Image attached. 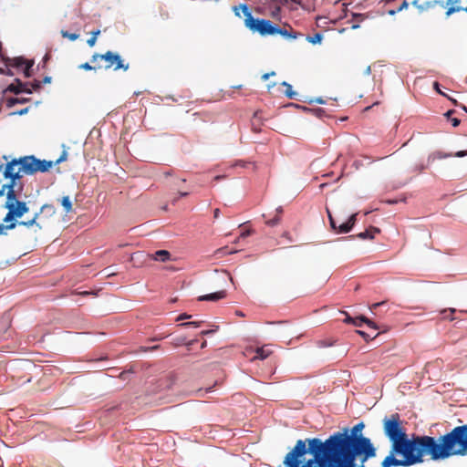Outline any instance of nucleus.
<instances>
[{"mask_svg": "<svg viewBox=\"0 0 467 467\" xmlns=\"http://www.w3.org/2000/svg\"><path fill=\"white\" fill-rule=\"evenodd\" d=\"M467 155V150H460L455 153L456 157H464Z\"/></svg>", "mask_w": 467, "mask_h": 467, "instance_id": "41", "label": "nucleus"}, {"mask_svg": "<svg viewBox=\"0 0 467 467\" xmlns=\"http://www.w3.org/2000/svg\"><path fill=\"white\" fill-rule=\"evenodd\" d=\"M47 213L49 216H53L56 213V208L53 204L46 203L44 204L38 213Z\"/></svg>", "mask_w": 467, "mask_h": 467, "instance_id": "19", "label": "nucleus"}, {"mask_svg": "<svg viewBox=\"0 0 467 467\" xmlns=\"http://www.w3.org/2000/svg\"><path fill=\"white\" fill-rule=\"evenodd\" d=\"M363 323L367 324L368 327L373 328L374 330L378 329V326L372 320L367 318L364 316L354 318V321H353L354 326L361 327Z\"/></svg>", "mask_w": 467, "mask_h": 467, "instance_id": "14", "label": "nucleus"}, {"mask_svg": "<svg viewBox=\"0 0 467 467\" xmlns=\"http://www.w3.org/2000/svg\"><path fill=\"white\" fill-rule=\"evenodd\" d=\"M358 25L352 26V28H353V29H356V28H358Z\"/></svg>", "mask_w": 467, "mask_h": 467, "instance_id": "64", "label": "nucleus"}, {"mask_svg": "<svg viewBox=\"0 0 467 467\" xmlns=\"http://www.w3.org/2000/svg\"><path fill=\"white\" fill-rule=\"evenodd\" d=\"M290 107H294V108L297 109L298 111L296 112V114H298V115L309 114L313 111L312 109H307L306 107H299V106L294 105V104L290 105Z\"/></svg>", "mask_w": 467, "mask_h": 467, "instance_id": "22", "label": "nucleus"}, {"mask_svg": "<svg viewBox=\"0 0 467 467\" xmlns=\"http://www.w3.org/2000/svg\"><path fill=\"white\" fill-rule=\"evenodd\" d=\"M327 215H328L329 223H330L331 228L337 234L338 226L337 225V223H336L334 218L332 217L331 213L329 212V210H327Z\"/></svg>", "mask_w": 467, "mask_h": 467, "instance_id": "28", "label": "nucleus"}, {"mask_svg": "<svg viewBox=\"0 0 467 467\" xmlns=\"http://www.w3.org/2000/svg\"><path fill=\"white\" fill-rule=\"evenodd\" d=\"M256 122L252 123V129L254 132H258L260 130V126L262 125V119H255Z\"/></svg>", "mask_w": 467, "mask_h": 467, "instance_id": "30", "label": "nucleus"}, {"mask_svg": "<svg viewBox=\"0 0 467 467\" xmlns=\"http://www.w3.org/2000/svg\"><path fill=\"white\" fill-rule=\"evenodd\" d=\"M201 323L202 322L191 321V322L182 323L181 326H182V327H191V326H192V327H200Z\"/></svg>", "mask_w": 467, "mask_h": 467, "instance_id": "34", "label": "nucleus"}, {"mask_svg": "<svg viewBox=\"0 0 467 467\" xmlns=\"http://www.w3.org/2000/svg\"><path fill=\"white\" fill-rule=\"evenodd\" d=\"M6 229L5 226L0 223V234H4V230Z\"/></svg>", "mask_w": 467, "mask_h": 467, "instance_id": "52", "label": "nucleus"}, {"mask_svg": "<svg viewBox=\"0 0 467 467\" xmlns=\"http://www.w3.org/2000/svg\"><path fill=\"white\" fill-rule=\"evenodd\" d=\"M6 188H8L7 183L4 184V185L0 188V197L4 196V195L5 194Z\"/></svg>", "mask_w": 467, "mask_h": 467, "instance_id": "40", "label": "nucleus"}, {"mask_svg": "<svg viewBox=\"0 0 467 467\" xmlns=\"http://www.w3.org/2000/svg\"><path fill=\"white\" fill-rule=\"evenodd\" d=\"M312 113H314V114H321V113H325V112L322 111L320 109H318L317 110H314Z\"/></svg>", "mask_w": 467, "mask_h": 467, "instance_id": "53", "label": "nucleus"}, {"mask_svg": "<svg viewBox=\"0 0 467 467\" xmlns=\"http://www.w3.org/2000/svg\"><path fill=\"white\" fill-rule=\"evenodd\" d=\"M280 222H281V216L280 215H275L274 218L265 221V223L268 226L274 227V226L279 224Z\"/></svg>", "mask_w": 467, "mask_h": 467, "instance_id": "24", "label": "nucleus"}, {"mask_svg": "<svg viewBox=\"0 0 467 467\" xmlns=\"http://www.w3.org/2000/svg\"><path fill=\"white\" fill-rule=\"evenodd\" d=\"M54 165L51 161L39 160L36 158V173L48 171Z\"/></svg>", "mask_w": 467, "mask_h": 467, "instance_id": "11", "label": "nucleus"}, {"mask_svg": "<svg viewBox=\"0 0 467 467\" xmlns=\"http://www.w3.org/2000/svg\"><path fill=\"white\" fill-rule=\"evenodd\" d=\"M213 216H214L215 219L219 218V216H220V210L218 208H216L213 211Z\"/></svg>", "mask_w": 467, "mask_h": 467, "instance_id": "47", "label": "nucleus"}, {"mask_svg": "<svg viewBox=\"0 0 467 467\" xmlns=\"http://www.w3.org/2000/svg\"><path fill=\"white\" fill-rule=\"evenodd\" d=\"M461 0H447V5L450 4H459Z\"/></svg>", "mask_w": 467, "mask_h": 467, "instance_id": "48", "label": "nucleus"}, {"mask_svg": "<svg viewBox=\"0 0 467 467\" xmlns=\"http://www.w3.org/2000/svg\"><path fill=\"white\" fill-rule=\"evenodd\" d=\"M150 257L156 261L167 262L171 259V253L167 250H159L150 254Z\"/></svg>", "mask_w": 467, "mask_h": 467, "instance_id": "13", "label": "nucleus"}, {"mask_svg": "<svg viewBox=\"0 0 467 467\" xmlns=\"http://www.w3.org/2000/svg\"><path fill=\"white\" fill-rule=\"evenodd\" d=\"M282 213H283V208L282 207H278L276 209V213H277L276 215H280Z\"/></svg>", "mask_w": 467, "mask_h": 467, "instance_id": "51", "label": "nucleus"}, {"mask_svg": "<svg viewBox=\"0 0 467 467\" xmlns=\"http://www.w3.org/2000/svg\"><path fill=\"white\" fill-rule=\"evenodd\" d=\"M3 160L6 161L5 170H4V177L5 179H9L7 184H13L15 186H23L20 182L23 177V171L21 167L17 164L16 159L8 161V157L4 155Z\"/></svg>", "mask_w": 467, "mask_h": 467, "instance_id": "3", "label": "nucleus"}, {"mask_svg": "<svg viewBox=\"0 0 467 467\" xmlns=\"http://www.w3.org/2000/svg\"><path fill=\"white\" fill-rule=\"evenodd\" d=\"M426 456L434 462L466 457L467 424L456 426L438 438L427 435L424 458Z\"/></svg>", "mask_w": 467, "mask_h": 467, "instance_id": "1", "label": "nucleus"}, {"mask_svg": "<svg viewBox=\"0 0 467 467\" xmlns=\"http://www.w3.org/2000/svg\"><path fill=\"white\" fill-rule=\"evenodd\" d=\"M385 304H386V301H382V302L375 303V304L371 305L370 309H371V310H376L377 308H379V307H380V306H384Z\"/></svg>", "mask_w": 467, "mask_h": 467, "instance_id": "36", "label": "nucleus"}, {"mask_svg": "<svg viewBox=\"0 0 467 467\" xmlns=\"http://www.w3.org/2000/svg\"><path fill=\"white\" fill-rule=\"evenodd\" d=\"M268 357V353L265 352L263 348H258L256 350V357L255 358H261V359H265Z\"/></svg>", "mask_w": 467, "mask_h": 467, "instance_id": "31", "label": "nucleus"}, {"mask_svg": "<svg viewBox=\"0 0 467 467\" xmlns=\"http://www.w3.org/2000/svg\"><path fill=\"white\" fill-rule=\"evenodd\" d=\"M451 119V125L453 127H458L460 125V119Z\"/></svg>", "mask_w": 467, "mask_h": 467, "instance_id": "42", "label": "nucleus"}, {"mask_svg": "<svg viewBox=\"0 0 467 467\" xmlns=\"http://www.w3.org/2000/svg\"><path fill=\"white\" fill-rule=\"evenodd\" d=\"M438 4H440L441 5H443L442 2H441V1H429V2L424 3L423 5L419 4L418 0H414L412 2V5L414 6H416L420 11H424L428 8L433 7Z\"/></svg>", "mask_w": 467, "mask_h": 467, "instance_id": "15", "label": "nucleus"}, {"mask_svg": "<svg viewBox=\"0 0 467 467\" xmlns=\"http://www.w3.org/2000/svg\"><path fill=\"white\" fill-rule=\"evenodd\" d=\"M226 296V292L224 290H221L215 293H211L208 295L199 296L198 300L200 301H217L223 299Z\"/></svg>", "mask_w": 467, "mask_h": 467, "instance_id": "12", "label": "nucleus"}, {"mask_svg": "<svg viewBox=\"0 0 467 467\" xmlns=\"http://www.w3.org/2000/svg\"><path fill=\"white\" fill-rule=\"evenodd\" d=\"M60 203L64 208L66 213H69L73 211V204L69 196H64L60 200Z\"/></svg>", "mask_w": 467, "mask_h": 467, "instance_id": "17", "label": "nucleus"}, {"mask_svg": "<svg viewBox=\"0 0 467 467\" xmlns=\"http://www.w3.org/2000/svg\"><path fill=\"white\" fill-rule=\"evenodd\" d=\"M191 316H188L187 314H182L178 317L177 320H182V319H186V318H190Z\"/></svg>", "mask_w": 467, "mask_h": 467, "instance_id": "46", "label": "nucleus"}, {"mask_svg": "<svg viewBox=\"0 0 467 467\" xmlns=\"http://www.w3.org/2000/svg\"><path fill=\"white\" fill-rule=\"evenodd\" d=\"M188 194H189V192H180V196H182V197H185V196H187Z\"/></svg>", "mask_w": 467, "mask_h": 467, "instance_id": "55", "label": "nucleus"}, {"mask_svg": "<svg viewBox=\"0 0 467 467\" xmlns=\"http://www.w3.org/2000/svg\"><path fill=\"white\" fill-rule=\"evenodd\" d=\"M6 188V202L5 205L9 203H15L18 200V194L23 191V186H15L13 184H7Z\"/></svg>", "mask_w": 467, "mask_h": 467, "instance_id": "7", "label": "nucleus"}, {"mask_svg": "<svg viewBox=\"0 0 467 467\" xmlns=\"http://www.w3.org/2000/svg\"><path fill=\"white\" fill-rule=\"evenodd\" d=\"M16 225H23L26 227L36 226V228H37L38 230H41L42 224H41L40 213H36L34 215V217L28 221L12 222V223L6 224L5 228L7 230H12V229L16 228Z\"/></svg>", "mask_w": 467, "mask_h": 467, "instance_id": "6", "label": "nucleus"}, {"mask_svg": "<svg viewBox=\"0 0 467 467\" xmlns=\"http://www.w3.org/2000/svg\"><path fill=\"white\" fill-rule=\"evenodd\" d=\"M269 74H270V77H273V76H275V71H272V72H270Z\"/></svg>", "mask_w": 467, "mask_h": 467, "instance_id": "59", "label": "nucleus"}, {"mask_svg": "<svg viewBox=\"0 0 467 467\" xmlns=\"http://www.w3.org/2000/svg\"><path fill=\"white\" fill-rule=\"evenodd\" d=\"M389 14L394 15V14H396V11L391 10V11H389Z\"/></svg>", "mask_w": 467, "mask_h": 467, "instance_id": "62", "label": "nucleus"}, {"mask_svg": "<svg viewBox=\"0 0 467 467\" xmlns=\"http://www.w3.org/2000/svg\"><path fill=\"white\" fill-rule=\"evenodd\" d=\"M282 85L285 87V96H287L288 98H292L295 95V92L292 90V86L285 81L282 82Z\"/></svg>", "mask_w": 467, "mask_h": 467, "instance_id": "25", "label": "nucleus"}, {"mask_svg": "<svg viewBox=\"0 0 467 467\" xmlns=\"http://www.w3.org/2000/svg\"><path fill=\"white\" fill-rule=\"evenodd\" d=\"M357 221V213L352 214L346 223L338 225L337 234L349 233L354 227Z\"/></svg>", "mask_w": 467, "mask_h": 467, "instance_id": "9", "label": "nucleus"}, {"mask_svg": "<svg viewBox=\"0 0 467 467\" xmlns=\"http://www.w3.org/2000/svg\"><path fill=\"white\" fill-rule=\"evenodd\" d=\"M379 233V229L377 227L370 226L368 229H367L364 232H361L358 234L357 235H350L348 238H355L358 237L362 240L369 239L372 240L375 237L376 234Z\"/></svg>", "mask_w": 467, "mask_h": 467, "instance_id": "10", "label": "nucleus"}, {"mask_svg": "<svg viewBox=\"0 0 467 467\" xmlns=\"http://www.w3.org/2000/svg\"><path fill=\"white\" fill-rule=\"evenodd\" d=\"M81 68H84L86 70H92V69H95L96 67L90 66L88 63H85V64H82L80 66Z\"/></svg>", "mask_w": 467, "mask_h": 467, "instance_id": "38", "label": "nucleus"}, {"mask_svg": "<svg viewBox=\"0 0 467 467\" xmlns=\"http://www.w3.org/2000/svg\"><path fill=\"white\" fill-rule=\"evenodd\" d=\"M206 344H207V342H206V341H203V342L202 343L201 348H205V347H206Z\"/></svg>", "mask_w": 467, "mask_h": 467, "instance_id": "57", "label": "nucleus"}, {"mask_svg": "<svg viewBox=\"0 0 467 467\" xmlns=\"http://www.w3.org/2000/svg\"><path fill=\"white\" fill-rule=\"evenodd\" d=\"M274 86H275V83H273V84H269V85L267 86V88H268V89H271V88H273Z\"/></svg>", "mask_w": 467, "mask_h": 467, "instance_id": "58", "label": "nucleus"}, {"mask_svg": "<svg viewBox=\"0 0 467 467\" xmlns=\"http://www.w3.org/2000/svg\"><path fill=\"white\" fill-rule=\"evenodd\" d=\"M316 101H317V103H322V102H323V100H322L321 99H317Z\"/></svg>", "mask_w": 467, "mask_h": 467, "instance_id": "60", "label": "nucleus"}, {"mask_svg": "<svg viewBox=\"0 0 467 467\" xmlns=\"http://www.w3.org/2000/svg\"><path fill=\"white\" fill-rule=\"evenodd\" d=\"M275 30L276 31V32H275V35H280L287 40H294L296 38V35L295 33L289 32L285 29H282L275 25Z\"/></svg>", "mask_w": 467, "mask_h": 467, "instance_id": "16", "label": "nucleus"}, {"mask_svg": "<svg viewBox=\"0 0 467 467\" xmlns=\"http://www.w3.org/2000/svg\"><path fill=\"white\" fill-rule=\"evenodd\" d=\"M18 63L17 65L20 66L22 63H25L26 64V67H25V69H24V74L26 77H30V70H31V67H33L34 65V62L32 60H27V61H24L22 58H18Z\"/></svg>", "mask_w": 467, "mask_h": 467, "instance_id": "18", "label": "nucleus"}, {"mask_svg": "<svg viewBox=\"0 0 467 467\" xmlns=\"http://www.w3.org/2000/svg\"><path fill=\"white\" fill-rule=\"evenodd\" d=\"M244 15V25L247 28H249L252 32L259 33L261 36H273L275 35V25L265 19H255L253 17L251 11L246 4H243L240 5ZM234 15L240 16L239 7L234 6L233 8Z\"/></svg>", "mask_w": 467, "mask_h": 467, "instance_id": "2", "label": "nucleus"}, {"mask_svg": "<svg viewBox=\"0 0 467 467\" xmlns=\"http://www.w3.org/2000/svg\"><path fill=\"white\" fill-rule=\"evenodd\" d=\"M462 10L467 12V7L451 6L446 11V16H450L453 13L459 12V11H462Z\"/></svg>", "mask_w": 467, "mask_h": 467, "instance_id": "23", "label": "nucleus"}, {"mask_svg": "<svg viewBox=\"0 0 467 467\" xmlns=\"http://www.w3.org/2000/svg\"><path fill=\"white\" fill-rule=\"evenodd\" d=\"M454 113H457L456 111L454 110H447L444 114H443V117H451V115L454 114Z\"/></svg>", "mask_w": 467, "mask_h": 467, "instance_id": "45", "label": "nucleus"}, {"mask_svg": "<svg viewBox=\"0 0 467 467\" xmlns=\"http://www.w3.org/2000/svg\"><path fill=\"white\" fill-rule=\"evenodd\" d=\"M345 314H346V318H345L344 322L353 324L354 318H352L350 316H348V313H345Z\"/></svg>", "mask_w": 467, "mask_h": 467, "instance_id": "43", "label": "nucleus"}, {"mask_svg": "<svg viewBox=\"0 0 467 467\" xmlns=\"http://www.w3.org/2000/svg\"><path fill=\"white\" fill-rule=\"evenodd\" d=\"M16 161L24 174L32 175L36 173V157L34 155L20 157Z\"/></svg>", "mask_w": 467, "mask_h": 467, "instance_id": "5", "label": "nucleus"}, {"mask_svg": "<svg viewBox=\"0 0 467 467\" xmlns=\"http://www.w3.org/2000/svg\"><path fill=\"white\" fill-rule=\"evenodd\" d=\"M98 59H103L107 62V65L105 66L106 69L113 67L114 70H119L121 68L127 70L129 68V65L123 64L121 57L119 54L113 53L111 51H108L102 55L95 54L93 55L91 61L96 62Z\"/></svg>", "mask_w": 467, "mask_h": 467, "instance_id": "4", "label": "nucleus"}, {"mask_svg": "<svg viewBox=\"0 0 467 467\" xmlns=\"http://www.w3.org/2000/svg\"><path fill=\"white\" fill-rule=\"evenodd\" d=\"M28 111V108H25V109H22L20 110H17V111H13L11 113H9V115L12 117V116H16V115H24V114H26Z\"/></svg>", "mask_w": 467, "mask_h": 467, "instance_id": "33", "label": "nucleus"}, {"mask_svg": "<svg viewBox=\"0 0 467 467\" xmlns=\"http://www.w3.org/2000/svg\"><path fill=\"white\" fill-rule=\"evenodd\" d=\"M358 335H360L366 341H368L370 339H373L377 337L378 334L374 335V336H370L368 335V333L364 332V331H361V330H357L356 331Z\"/></svg>", "mask_w": 467, "mask_h": 467, "instance_id": "29", "label": "nucleus"}, {"mask_svg": "<svg viewBox=\"0 0 467 467\" xmlns=\"http://www.w3.org/2000/svg\"><path fill=\"white\" fill-rule=\"evenodd\" d=\"M269 77H270V74L265 73V74L263 75L262 78L264 80H266V79H268Z\"/></svg>", "mask_w": 467, "mask_h": 467, "instance_id": "54", "label": "nucleus"}, {"mask_svg": "<svg viewBox=\"0 0 467 467\" xmlns=\"http://www.w3.org/2000/svg\"><path fill=\"white\" fill-rule=\"evenodd\" d=\"M11 207L13 212H15L16 217H22L25 213H26L29 210L28 206L25 202L17 201L15 203H9L8 205H5V207Z\"/></svg>", "mask_w": 467, "mask_h": 467, "instance_id": "8", "label": "nucleus"}, {"mask_svg": "<svg viewBox=\"0 0 467 467\" xmlns=\"http://www.w3.org/2000/svg\"><path fill=\"white\" fill-rule=\"evenodd\" d=\"M408 6H409L408 2H407V1H404V2L400 5V6L399 7V9H398V11H397V12H400V11H402V10H405V9H407V8H408Z\"/></svg>", "mask_w": 467, "mask_h": 467, "instance_id": "37", "label": "nucleus"}, {"mask_svg": "<svg viewBox=\"0 0 467 467\" xmlns=\"http://www.w3.org/2000/svg\"><path fill=\"white\" fill-rule=\"evenodd\" d=\"M100 31L97 30L92 32L90 38L88 39L87 43L89 47H93L97 41V36L99 35Z\"/></svg>", "mask_w": 467, "mask_h": 467, "instance_id": "26", "label": "nucleus"}, {"mask_svg": "<svg viewBox=\"0 0 467 467\" xmlns=\"http://www.w3.org/2000/svg\"><path fill=\"white\" fill-rule=\"evenodd\" d=\"M67 153L66 151H63L61 156L54 162V164L60 163L67 160Z\"/></svg>", "mask_w": 467, "mask_h": 467, "instance_id": "35", "label": "nucleus"}, {"mask_svg": "<svg viewBox=\"0 0 467 467\" xmlns=\"http://www.w3.org/2000/svg\"><path fill=\"white\" fill-rule=\"evenodd\" d=\"M462 110L467 113V109L465 107H462Z\"/></svg>", "mask_w": 467, "mask_h": 467, "instance_id": "63", "label": "nucleus"}, {"mask_svg": "<svg viewBox=\"0 0 467 467\" xmlns=\"http://www.w3.org/2000/svg\"><path fill=\"white\" fill-rule=\"evenodd\" d=\"M451 154H442L441 152L437 151V152L432 153V154L429 157L428 161H429V162H431V161H435V159H437V158H438V159H441V158H446V157H451Z\"/></svg>", "mask_w": 467, "mask_h": 467, "instance_id": "20", "label": "nucleus"}, {"mask_svg": "<svg viewBox=\"0 0 467 467\" xmlns=\"http://www.w3.org/2000/svg\"><path fill=\"white\" fill-rule=\"evenodd\" d=\"M323 38V36L321 34H316L312 37H307L306 40L311 44H319Z\"/></svg>", "mask_w": 467, "mask_h": 467, "instance_id": "27", "label": "nucleus"}, {"mask_svg": "<svg viewBox=\"0 0 467 467\" xmlns=\"http://www.w3.org/2000/svg\"><path fill=\"white\" fill-rule=\"evenodd\" d=\"M43 82L45 84L50 83L51 82V77H45L44 79H43Z\"/></svg>", "mask_w": 467, "mask_h": 467, "instance_id": "49", "label": "nucleus"}, {"mask_svg": "<svg viewBox=\"0 0 467 467\" xmlns=\"http://www.w3.org/2000/svg\"><path fill=\"white\" fill-rule=\"evenodd\" d=\"M366 72H367L368 74L370 72V67H369L366 69Z\"/></svg>", "mask_w": 467, "mask_h": 467, "instance_id": "61", "label": "nucleus"}, {"mask_svg": "<svg viewBox=\"0 0 467 467\" xmlns=\"http://www.w3.org/2000/svg\"><path fill=\"white\" fill-rule=\"evenodd\" d=\"M62 35H63L64 37H67L71 41H74V40L78 39V35H77V34H70V33H67V32H62Z\"/></svg>", "mask_w": 467, "mask_h": 467, "instance_id": "32", "label": "nucleus"}, {"mask_svg": "<svg viewBox=\"0 0 467 467\" xmlns=\"http://www.w3.org/2000/svg\"><path fill=\"white\" fill-rule=\"evenodd\" d=\"M213 332V330H203L202 331V335H209V334H212Z\"/></svg>", "mask_w": 467, "mask_h": 467, "instance_id": "50", "label": "nucleus"}, {"mask_svg": "<svg viewBox=\"0 0 467 467\" xmlns=\"http://www.w3.org/2000/svg\"><path fill=\"white\" fill-rule=\"evenodd\" d=\"M251 234V231L250 230H247V231H244L241 234H240V238H245L247 237L248 235Z\"/></svg>", "mask_w": 467, "mask_h": 467, "instance_id": "44", "label": "nucleus"}, {"mask_svg": "<svg viewBox=\"0 0 467 467\" xmlns=\"http://www.w3.org/2000/svg\"><path fill=\"white\" fill-rule=\"evenodd\" d=\"M425 169V166L421 165L420 167H419V172H422Z\"/></svg>", "mask_w": 467, "mask_h": 467, "instance_id": "56", "label": "nucleus"}, {"mask_svg": "<svg viewBox=\"0 0 467 467\" xmlns=\"http://www.w3.org/2000/svg\"><path fill=\"white\" fill-rule=\"evenodd\" d=\"M434 87H435V88L438 90V92H439V93H441V95H443V96L448 97L451 100H452V101H454V102L456 101V100H455V99H452V98L449 97L448 95H446V94L442 93V92L439 89V85H438V83H437V82H435V83H434Z\"/></svg>", "mask_w": 467, "mask_h": 467, "instance_id": "39", "label": "nucleus"}, {"mask_svg": "<svg viewBox=\"0 0 467 467\" xmlns=\"http://www.w3.org/2000/svg\"><path fill=\"white\" fill-rule=\"evenodd\" d=\"M7 210H8V213L5 214V218H4V222L5 223H9L16 219V215H15V212H13V210L11 209V207H5Z\"/></svg>", "mask_w": 467, "mask_h": 467, "instance_id": "21", "label": "nucleus"}]
</instances>
